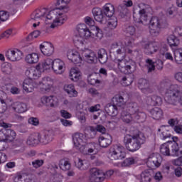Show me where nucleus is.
I'll use <instances>...</instances> for the list:
<instances>
[{"mask_svg": "<svg viewBox=\"0 0 182 182\" xmlns=\"http://www.w3.org/2000/svg\"><path fill=\"white\" fill-rule=\"evenodd\" d=\"M168 43L169 45V46H171V48H173V46H178V45H180V41L178 40V38H177L176 36H170L168 39Z\"/></svg>", "mask_w": 182, "mask_h": 182, "instance_id": "46", "label": "nucleus"}, {"mask_svg": "<svg viewBox=\"0 0 182 182\" xmlns=\"http://www.w3.org/2000/svg\"><path fill=\"white\" fill-rule=\"evenodd\" d=\"M105 110L109 116H112L113 117L117 116V113H119L117 107H116L113 102L107 104L105 107Z\"/></svg>", "mask_w": 182, "mask_h": 182, "instance_id": "25", "label": "nucleus"}, {"mask_svg": "<svg viewBox=\"0 0 182 182\" xmlns=\"http://www.w3.org/2000/svg\"><path fill=\"white\" fill-rule=\"evenodd\" d=\"M96 150V144L95 143H88L87 144V154L89 153H93Z\"/></svg>", "mask_w": 182, "mask_h": 182, "instance_id": "57", "label": "nucleus"}, {"mask_svg": "<svg viewBox=\"0 0 182 182\" xmlns=\"http://www.w3.org/2000/svg\"><path fill=\"white\" fill-rule=\"evenodd\" d=\"M16 133L15 131L11 129H2L0 130V140L1 141H6V143H11L15 140Z\"/></svg>", "mask_w": 182, "mask_h": 182, "instance_id": "10", "label": "nucleus"}, {"mask_svg": "<svg viewBox=\"0 0 182 182\" xmlns=\"http://www.w3.org/2000/svg\"><path fill=\"white\" fill-rule=\"evenodd\" d=\"M43 72V70L41 68V65H38L36 68H33V77L32 80H36L41 77V73Z\"/></svg>", "mask_w": 182, "mask_h": 182, "instance_id": "49", "label": "nucleus"}, {"mask_svg": "<svg viewBox=\"0 0 182 182\" xmlns=\"http://www.w3.org/2000/svg\"><path fill=\"white\" fill-rule=\"evenodd\" d=\"M41 102L43 105H46V106H50V107H55V105H56V101L53 99V97H46L44 96L41 98Z\"/></svg>", "mask_w": 182, "mask_h": 182, "instance_id": "36", "label": "nucleus"}, {"mask_svg": "<svg viewBox=\"0 0 182 182\" xmlns=\"http://www.w3.org/2000/svg\"><path fill=\"white\" fill-rule=\"evenodd\" d=\"M98 141L100 147L106 149V147H109L112 144V135L107 134L101 136L99 137Z\"/></svg>", "mask_w": 182, "mask_h": 182, "instance_id": "19", "label": "nucleus"}, {"mask_svg": "<svg viewBox=\"0 0 182 182\" xmlns=\"http://www.w3.org/2000/svg\"><path fill=\"white\" fill-rule=\"evenodd\" d=\"M168 26L166 16H152L149 20V32L152 36H159L161 29Z\"/></svg>", "mask_w": 182, "mask_h": 182, "instance_id": "3", "label": "nucleus"}, {"mask_svg": "<svg viewBox=\"0 0 182 182\" xmlns=\"http://www.w3.org/2000/svg\"><path fill=\"white\" fill-rule=\"evenodd\" d=\"M38 60L39 55H38L37 53H33L26 56V62H27V63H38Z\"/></svg>", "mask_w": 182, "mask_h": 182, "instance_id": "39", "label": "nucleus"}, {"mask_svg": "<svg viewBox=\"0 0 182 182\" xmlns=\"http://www.w3.org/2000/svg\"><path fill=\"white\" fill-rule=\"evenodd\" d=\"M87 144L88 143L85 142L82 145L80 144L79 146L76 147L82 154H87Z\"/></svg>", "mask_w": 182, "mask_h": 182, "instance_id": "56", "label": "nucleus"}, {"mask_svg": "<svg viewBox=\"0 0 182 182\" xmlns=\"http://www.w3.org/2000/svg\"><path fill=\"white\" fill-rule=\"evenodd\" d=\"M88 82L90 85L95 86L96 85H99V83H100V80H97V78H95L93 76H91L88 78Z\"/></svg>", "mask_w": 182, "mask_h": 182, "instance_id": "62", "label": "nucleus"}, {"mask_svg": "<svg viewBox=\"0 0 182 182\" xmlns=\"http://www.w3.org/2000/svg\"><path fill=\"white\" fill-rule=\"evenodd\" d=\"M132 73H125L124 77H122V80L124 84V86H130L133 83V75Z\"/></svg>", "mask_w": 182, "mask_h": 182, "instance_id": "41", "label": "nucleus"}, {"mask_svg": "<svg viewBox=\"0 0 182 182\" xmlns=\"http://www.w3.org/2000/svg\"><path fill=\"white\" fill-rule=\"evenodd\" d=\"M64 90L68 93L69 97H76L77 96V91L75 90V86L72 84L65 85Z\"/></svg>", "mask_w": 182, "mask_h": 182, "instance_id": "31", "label": "nucleus"}, {"mask_svg": "<svg viewBox=\"0 0 182 182\" xmlns=\"http://www.w3.org/2000/svg\"><path fill=\"white\" fill-rule=\"evenodd\" d=\"M80 77V71L76 69H72L70 72V79L73 82H77Z\"/></svg>", "mask_w": 182, "mask_h": 182, "instance_id": "45", "label": "nucleus"}, {"mask_svg": "<svg viewBox=\"0 0 182 182\" xmlns=\"http://www.w3.org/2000/svg\"><path fill=\"white\" fill-rule=\"evenodd\" d=\"M47 12L48 10L45 8L37 9L31 14V19L33 21H38V19L43 18Z\"/></svg>", "mask_w": 182, "mask_h": 182, "instance_id": "27", "label": "nucleus"}, {"mask_svg": "<svg viewBox=\"0 0 182 182\" xmlns=\"http://www.w3.org/2000/svg\"><path fill=\"white\" fill-rule=\"evenodd\" d=\"M43 159H36L32 162V166L34 168H39L43 166Z\"/></svg>", "mask_w": 182, "mask_h": 182, "instance_id": "58", "label": "nucleus"}, {"mask_svg": "<svg viewBox=\"0 0 182 182\" xmlns=\"http://www.w3.org/2000/svg\"><path fill=\"white\" fill-rule=\"evenodd\" d=\"M62 15H63V13L58 11L56 9L49 11L48 14L46 16V19L50 20L55 16V19L53 20V23L50 25L52 29L56 28L58 25H63V21H66V17H65V16H62Z\"/></svg>", "mask_w": 182, "mask_h": 182, "instance_id": "7", "label": "nucleus"}, {"mask_svg": "<svg viewBox=\"0 0 182 182\" xmlns=\"http://www.w3.org/2000/svg\"><path fill=\"white\" fill-rule=\"evenodd\" d=\"M26 143L28 146H36L39 143L38 134L30 135Z\"/></svg>", "mask_w": 182, "mask_h": 182, "instance_id": "37", "label": "nucleus"}, {"mask_svg": "<svg viewBox=\"0 0 182 182\" xmlns=\"http://www.w3.org/2000/svg\"><path fill=\"white\" fill-rule=\"evenodd\" d=\"M23 53L19 49L9 50L6 52L5 56L11 62H18L22 59Z\"/></svg>", "mask_w": 182, "mask_h": 182, "instance_id": "11", "label": "nucleus"}, {"mask_svg": "<svg viewBox=\"0 0 182 182\" xmlns=\"http://www.w3.org/2000/svg\"><path fill=\"white\" fill-rule=\"evenodd\" d=\"M73 141L75 147H79L80 144L83 145L84 143H86V136L82 133H76L73 136Z\"/></svg>", "mask_w": 182, "mask_h": 182, "instance_id": "21", "label": "nucleus"}, {"mask_svg": "<svg viewBox=\"0 0 182 182\" xmlns=\"http://www.w3.org/2000/svg\"><path fill=\"white\" fill-rule=\"evenodd\" d=\"M59 167L63 171H69V170H70V168L72 167L70 164V161H69L66 158L60 160Z\"/></svg>", "mask_w": 182, "mask_h": 182, "instance_id": "33", "label": "nucleus"}, {"mask_svg": "<svg viewBox=\"0 0 182 182\" xmlns=\"http://www.w3.org/2000/svg\"><path fill=\"white\" fill-rule=\"evenodd\" d=\"M117 11L119 12V16L121 18H126L129 16V9L125 8L124 6L119 5L117 6Z\"/></svg>", "mask_w": 182, "mask_h": 182, "instance_id": "42", "label": "nucleus"}, {"mask_svg": "<svg viewBox=\"0 0 182 182\" xmlns=\"http://www.w3.org/2000/svg\"><path fill=\"white\" fill-rule=\"evenodd\" d=\"M53 70L56 75H62L65 72V63L60 59L54 60Z\"/></svg>", "mask_w": 182, "mask_h": 182, "instance_id": "18", "label": "nucleus"}, {"mask_svg": "<svg viewBox=\"0 0 182 182\" xmlns=\"http://www.w3.org/2000/svg\"><path fill=\"white\" fill-rule=\"evenodd\" d=\"M139 18L136 21L137 23H141L142 25H147V21H149V16L147 15V12L146 9H142L139 11Z\"/></svg>", "mask_w": 182, "mask_h": 182, "instance_id": "30", "label": "nucleus"}, {"mask_svg": "<svg viewBox=\"0 0 182 182\" xmlns=\"http://www.w3.org/2000/svg\"><path fill=\"white\" fill-rule=\"evenodd\" d=\"M163 161V158L159 154H152L149 156L146 165L149 168L152 170L154 168H159L161 166V162Z\"/></svg>", "mask_w": 182, "mask_h": 182, "instance_id": "9", "label": "nucleus"}, {"mask_svg": "<svg viewBox=\"0 0 182 182\" xmlns=\"http://www.w3.org/2000/svg\"><path fill=\"white\" fill-rule=\"evenodd\" d=\"M40 49L43 55H45V56H52L55 52L53 44L47 41H45L40 45Z\"/></svg>", "mask_w": 182, "mask_h": 182, "instance_id": "12", "label": "nucleus"}, {"mask_svg": "<svg viewBox=\"0 0 182 182\" xmlns=\"http://www.w3.org/2000/svg\"><path fill=\"white\" fill-rule=\"evenodd\" d=\"M38 134V141L41 144H49L53 140V132L50 130L46 131L43 134Z\"/></svg>", "mask_w": 182, "mask_h": 182, "instance_id": "15", "label": "nucleus"}, {"mask_svg": "<svg viewBox=\"0 0 182 182\" xmlns=\"http://www.w3.org/2000/svg\"><path fill=\"white\" fill-rule=\"evenodd\" d=\"M132 117H133L134 120H136V122H139V123H144V122H146V119H147V115L144 112L138 111L137 113L132 115Z\"/></svg>", "mask_w": 182, "mask_h": 182, "instance_id": "38", "label": "nucleus"}, {"mask_svg": "<svg viewBox=\"0 0 182 182\" xmlns=\"http://www.w3.org/2000/svg\"><path fill=\"white\" fill-rule=\"evenodd\" d=\"M1 71L5 75H9V73L12 72V70L11 69V66L9 65H4L1 67Z\"/></svg>", "mask_w": 182, "mask_h": 182, "instance_id": "61", "label": "nucleus"}, {"mask_svg": "<svg viewBox=\"0 0 182 182\" xmlns=\"http://www.w3.org/2000/svg\"><path fill=\"white\" fill-rule=\"evenodd\" d=\"M100 63L105 65L109 60V55H107V51L105 48H101L97 51V58Z\"/></svg>", "mask_w": 182, "mask_h": 182, "instance_id": "23", "label": "nucleus"}, {"mask_svg": "<svg viewBox=\"0 0 182 182\" xmlns=\"http://www.w3.org/2000/svg\"><path fill=\"white\" fill-rule=\"evenodd\" d=\"M146 66L148 69V73H151L154 70L156 69V66L154 64V62H153V60L148 58L146 60Z\"/></svg>", "mask_w": 182, "mask_h": 182, "instance_id": "50", "label": "nucleus"}, {"mask_svg": "<svg viewBox=\"0 0 182 182\" xmlns=\"http://www.w3.org/2000/svg\"><path fill=\"white\" fill-rule=\"evenodd\" d=\"M146 103L149 106H160L163 103V98L157 95H152L147 97Z\"/></svg>", "mask_w": 182, "mask_h": 182, "instance_id": "20", "label": "nucleus"}, {"mask_svg": "<svg viewBox=\"0 0 182 182\" xmlns=\"http://www.w3.org/2000/svg\"><path fill=\"white\" fill-rule=\"evenodd\" d=\"M53 60H52L51 58H47L46 59L45 62L42 63L41 64H38V66H40V68H41L43 72H44V70H49L50 68H52L53 69Z\"/></svg>", "mask_w": 182, "mask_h": 182, "instance_id": "32", "label": "nucleus"}, {"mask_svg": "<svg viewBox=\"0 0 182 182\" xmlns=\"http://www.w3.org/2000/svg\"><path fill=\"white\" fill-rule=\"evenodd\" d=\"M68 58L69 60H71V62L75 64L80 63V62H82V57L77 51H75L74 53H69L68 54Z\"/></svg>", "mask_w": 182, "mask_h": 182, "instance_id": "29", "label": "nucleus"}, {"mask_svg": "<svg viewBox=\"0 0 182 182\" xmlns=\"http://www.w3.org/2000/svg\"><path fill=\"white\" fill-rule=\"evenodd\" d=\"M81 55L83 59H85V60L87 62V63H93L95 60L97 59V57L96 56V53H95V52L87 48L84 49L82 51Z\"/></svg>", "mask_w": 182, "mask_h": 182, "instance_id": "16", "label": "nucleus"}, {"mask_svg": "<svg viewBox=\"0 0 182 182\" xmlns=\"http://www.w3.org/2000/svg\"><path fill=\"white\" fill-rule=\"evenodd\" d=\"M155 68L158 70H163L164 63L161 60H156L154 63Z\"/></svg>", "mask_w": 182, "mask_h": 182, "instance_id": "63", "label": "nucleus"}, {"mask_svg": "<svg viewBox=\"0 0 182 182\" xmlns=\"http://www.w3.org/2000/svg\"><path fill=\"white\" fill-rule=\"evenodd\" d=\"M160 153L163 156H173L178 157L180 151L178 150V144L175 141H167L161 145Z\"/></svg>", "mask_w": 182, "mask_h": 182, "instance_id": "6", "label": "nucleus"}, {"mask_svg": "<svg viewBox=\"0 0 182 182\" xmlns=\"http://www.w3.org/2000/svg\"><path fill=\"white\" fill-rule=\"evenodd\" d=\"M171 85H172L170 84V81H168V80H162L160 82L159 88L161 89V90H166V92H167V90H168V88Z\"/></svg>", "mask_w": 182, "mask_h": 182, "instance_id": "53", "label": "nucleus"}, {"mask_svg": "<svg viewBox=\"0 0 182 182\" xmlns=\"http://www.w3.org/2000/svg\"><path fill=\"white\" fill-rule=\"evenodd\" d=\"M77 30L80 36L85 37V39L90 38V36L95 39H102V38H103V33L98 27H96L92 32L87 28L86 24L81 23L77 26Z\"/></svg>", "mask_w": 182, "mask_h": 182, "instance_id": "5", "label": "nucleus"}, {"mask_svg": "<svg viewBox=\"0 0 182 182\" xmlns=\"http://www.w3.org/2000/svg\"><path fill=\"white\" fill-rule=\"evenodd\" d=\"M23 89L26 92L31 93V92L34 89L33 84L32 82H29V80H25L23 83Z\"/></svg>", "mask_w": 182, "mask_h": 182, "instance_id": "48", "label": "nucleus"}, {"mask_svg": "<svg viewBox=\"0 0 182 182\" xmlns=\"http://www.w3.org/2000/svg\"><path fill=\"white\" fill-rule=\"evenodd\" d=\"M111 49H115L118 58L121 59H117V66L118 69L122 72V73H133L136 70V63H126L124 58H126V47L120 43H114L111 46Z\"/></svg>", "mask_w": 182, "mask_h": 182, "instance_id": "2", "label": "nucleus"}, {"mask_svg": "<svg viewBox=\"0 0 182 182\" xmlns=\"http://www.w3.org/2000/svg\"><path fill=\"white\" fill-rule=\"evenodd\" d=\"M112 103L116 107H122L124 105V98L122 95H117L112 98Z\"/></svg>", "mask_w": 182, "mask_h": 182, "instance_id": "40", "label": "nucleus"}, {"mask_svg": "<svg viewBox=\"0 0 182 182\" xmlns=\"http://www.w3.org/2000/svg\"><path fill=\"white\" fill-rule=\"evenodd\" d=\"M151 181V175L149 171H144L141 173V182H150Z\"/></svg>", "mask_w": 182, "mask_h": 182, "instance_id": "52", "label": "nucleus"}, {"mask_svg": "<svg viewBox=\"0 0 182 182\" xmlns=\"http://www.w3.org/2000/svg\"><path fill=\"white\" fill-rule=\"evenodd\" d=\"M111 160H122L126 157L124 147L122 145H114L109 149Z\"/></svg>", "mask_w": 182, "mask_h": 182, "instance_id": "8", "label": "nucleus"}, {"mask_svg": "<svg viewBox=\"0 0 182 182\" xmlns=\"http://www.w3.org/2000/svg\"><path fill=\"white\" fill-rule=\"evenodd\" d=\"M12 141V146L19 153H23L25 151V141H23V139H17Z\"/></svg>", "mask_w": 182, "mask_h": 182, "instance_id": "24", "label": "nucleus"}, {"mask_svg": "<svg viewBox=\"0 0 182 182\" xmlns=\"http://www.w3.org/2000/svg\"><path fill=\"white\" fill-rule=\"evenodd\" d=\"M128 110L132 116H134L136 113L139 112V105L136 102H130L128 105Z\"/></svg>", "mask_w": 182, "mask_h": 182, "instance_id": "44", "label": "nucleus"}, {"mask_svg": "<svg viewBox=\"0 0 182 182\" xmlns=\"http://www.w3.org/2000/svg\"><path fill=\"white\" fill-rule=\"evenodd\" d=\"M149 113L155 120H160L163 117V110L159 107L151 109Z\"/></svg>", "mask_w": 182, "mask_h": 182, "instance_id": "34", "label": "nucleus"}, {"mask_svg": "<svg viewBox=\"0 0 182 182\" xmlns=\"http://www.w3.org/2000/svg\"><path fill=\"white\" fill-rule=\"evenodd\" d=\"M102 12L105 16L112 18L114 15V6L111 4H107L104 6Z\"/></svg>", "mask_w": 182, "mask_h": 182, "instance_id": "28", "label": "nucleus"}, {"mask_svg": "<svg viewBox=\"0 0 182 182\" xmlns=\"http://www.w3.org/2000/svg\"><path fill=\"white\" fill-rule=\"evenodd\" d=\"M90 180L91 182H100L105 180V178L102 177L103 172L97 168H91L90 170Z\"/></svg>", "mask_w": 182, "mask_h": 182, "instance_id": "13", "label": "nucleus"}, {"mask_svg": "<svg viewBox=\"0 0 182 182\" xmlns=\"http://www.w3.org/2000/svg\"><path fill=\"white\" fill-rule=\"evenodd\" d=\"M75 166L79 170H86V167H85V164H83V160L78 159L77 162L75 161Z\"/></svg>", "mask_w": 182, "mask_h": 182, "instance_id": "60", "label": "nucleus"}, {"mask_svg": "<svg viewBox=\"0 0 182 182\" xmlns=\"http://www.w3.org/2000/svg\"><path fill=\"white\" fill-rule=\"evenodd\" d=\"M41 92L46 93L52 89V80L49 77H46L42 79L38 83Z\"/></svg>", "mask_w": 182, "mask_h": 182, "instance_id": "14", "label": "nucleus"}, {"mask_svg": "<svg viewBox=\"0 0 182 182\" xmlns=\"http://www.w3.org/2000/svg\"><path fill=\"white\" fill-rule=\"evenodd\" d=\"M107 28L109 29H116L117 28V18L113 16L107 21Z\"/></svg>", "mask_w": 182, "mask_h": 182, "instance_id": "47", "label": "nucleus"}, {"mask_svg": "<svg viewBox=\"0 0 182 182\" xmlns=\"http://www.w3.org/2000/svg\"><path fill=\"white\" fill-rule=\"evenodd\" d=\"M146 53L148 55H153L155 52H157L159 47L154 46V43H147L144 46Z\"/></svg>", "mask_w": 182, "mask_h": 182, "instance_id": "35", "label": "nucleus"}, {"mask_svg": "<svg viewBox=\"0 0 182 182\" xmlns=\"http://www.w3.org/2000/svg\"><path fill=\"white\" fill-rule=\"evenodd\" d=\"M33 176L26 173H17L14 178V182H32Z\"/></svg>", "mask_w": 182, "mask_h": 182, "instance_id": "17", "label": "nucleus"}, {"mask_svg": "<svg viewBox=\"0 0 182 182\" xmlns=\"http://www.w3.org/2000/svg\"><path fill=\"white\" fill-rule=\"evenodd\" d=\"M134 158H127L125 160L123 161L122 163V167H129L132 166V164H134Z\"/></svg>", "mask_w": 182, "mask_h": 182, "instance_id": "54", "label": "nucleus"}, {"mask_svg": "<svg viewBox=\"0 0 182 182\" xmlns=\"http://www.w3.org/2000/svg\"><path fill=\"white\" fill-rule=\"evenodd\" d=\"M121 119L124 122V123H129L132 120H133V115L132 113H129L126 111H122L121 112Z\"/></svg>", "mask_w": 182, "mask_h": 182, "instance_id": "43", "label": "nucleus"}, {"mask_svg": "<svg viewBox=\"0 0 182 182\" xmlns=\"http://www.w3.org/2000/svg\"><path fill=\"white\" fill-rule=\"evenodd\" d=\"M146 143V136L137 128L131 127L129 134L124 137V144L129 151H137L141 147V144Z\"/></svg>", "mask_w": 182, "mask_h": 182, "instance_id": "1", "label": "nucleus"}, {"mask_svg": "<svg viewBox=\"0 0 182 182\" xmlns=\"http://www.w3.org/2000/svg\"><path fill=\"white\" fill-rule=\"evenodd\" d=\"M12 109L17 113H25L28 110V107L23 102H16L14 103Z\"/></svg>", "mask_w": 182, "mask_h": 182, "instance_id": "26", "label": "nucleus"}, {"mask_svg": "<svg viewBox=\"0 0 182 182\" xmlns=\"http://www.w3.org/2000/svg\"><path fill=\"white\" fill-rule=\"evenodd\" d=\"M181 90L180 87L177 85H171L165 94L164 100L168 105H172V106H177L178 100L181 97Z\"/></svg>", "mask_w": 182, "mask_h": 182, "instance_id": "4", "label": "nucleus"}, {"mask_svg": "<svg viewBox=\"0 0 182 182\" xmlns=\"http://www.w3.org/2000/svg\"><path fill=\"white\" fill-rule=\"evenodd\" d=\"M6 110H8V105H6V102H5L4 100H0V114L5 113Z\"/></svg>", "mask_w": 182, "mask_h": 182, "instance_id": "55", "label": "nucleus"}, {"mask_svg": "<svg viewBox=\"0 0 182 182\" xmlns=\"http://www.w3.org/2000/svg\"><path fill=\"white\" fill-rule=\"evenodd\" d=\"M125 32L129 33V35L133 36L136 33V28L133 26H129L126 28Z\"/></svg>", "mask_w": 182, "mask_h": 182, "instance_id": "64", "label": "nucleus"}, {"mask_svg": "<svg viewBox=\"0 0 182 182\" xmlns=\"http://www.w3.org/2000/svg\"><path fill=\"white\" fill-rule=\"evenodd\" d=\"M9 18V13L5 11H0V21H1V22H5V21H8Z\"/></svg>", "mask_w": 182, "mask_h": 182, "instance_id": "59", "label": "nucleus"}, {"mask_svg": "<svg viewBox=\"0 0 182 182\" xmlns=\"http://www.w3.org/2000/svg\"><path fill=\"white\" fill-rule=\"evenodd\" d=\"M149 80L144 78H140L138 81V86L141 90H143L145 87H149Z\"/></svg>", "mask_w": 182, "mask_h": 182, "instance_id": "51", "label": "nucleus"}, {"mask_svg": "<svg viewBox=\"0 0 182 182\" xmlns=\"http://www.w3.org/2000/svg\"><path fill=\"white\" fill-rule=\"evenodd\" d=\"M92 12L95 21L100 23H103V21H105V16H103V11H102V9L95 7L92 9Z\"/></svg>", "mask_w": 182, "mask_h": 182, "instance_id": "22", "label": "nucleus"}]
</instances>
